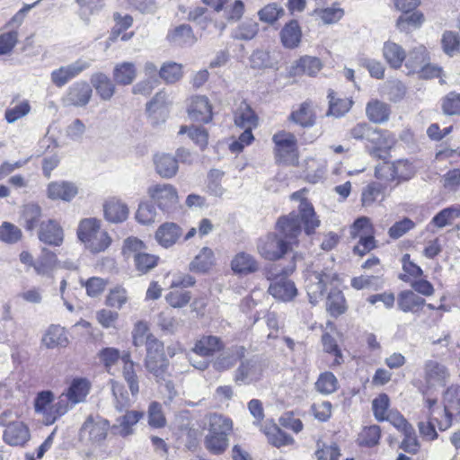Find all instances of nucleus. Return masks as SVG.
I'll list each match as a JSON object with an SVG mask.
<instances>
[{"label": "nucleus", "instance_id": "obj_1", "mask_svg": "<svg viewBox=\"0 0 460 460\" xmlns=\"http://www.w3.org/2000/svg\"><path fill=\"white\" fill-rule=\"evenodd\" d=\"M301 223L304 224L306 234H311L320 226V220L316 217L313 206L308 202L299 205L298 212H291L282 217L277 223V227L281 238L290 246L296 243L301 234Z\"/></svg>", "mask_w": 460, "mask_h": 460}, {"label": "nucleus", "instance_id": "obj_2", "mask_svg": "<svg viewBox=\"0 0 460 460\" xmlns=\"http://www.w3.org/2000/svg\"><path fill=\"white\" fill-rule=\"evenodd\" d=\"M77 236L85 248L93 253L105 251L111 243L108 233L101 228V221L93 217L80 221Z\"/></svg>", "mask_w": 460, "mask_h": 460}, {"label": "nucleus", "instance_id": "obj_3", "mask_svg": "<svg viewBox=\"0 0 460 460\" xmlns=\"http://www.w3.org/2000/svg\"><path fill=\"white\" fill-rule=\"evenodd\" d=\"M34 410L41 417L45 425H52L68 412L65 397L59 395L54 402V394L51 391H41L37 394L34 399Z\"/></svg>", "mask_w": 460, "mask_h": 460}, {"label": "nucleus", "instance_id": "obj_4", "mask_svg": "<svg viewBox=\"0 0 460 460\" xmlns=\"http://www.w3.org/2000/svg\"><path fill=\"white\" fill-rule=\"evenodd\" d=\"M144 242L137 237H128L124 242L123 254L128 259H132L137 271L146 274L155 269L159 261V257L147 252Z\"/></svg>", "mask_w": 460, "mask_h": 460}, {"label": "nucleus", "instance_id": "obj_5", "mask_svg": "<svg viewBox=\"0 0 460 460\" xmlns=\"http://www.w3.org/2000/svg\"><path fill=\"white\" fill-rule=\"evenodd\" d=\"M145 367L158 383L165 381L168 376L169 361L165 357L163 342L156 338L147 340Z\"/></svg>", "mask_w": 460, "mask_h": 460}, {"label": "nucleus", "instance_id": "obj_6", "mask_svg": "<svg viewBox=\"0 0 460 460\" xmlns=\"http://www.w3.org/2000/svg\"><path fill=\"white\" fill-rule=\"evenodd\" d=\"M148 196L154 203L163 211L171 213L179 204L177 189L169 183L152 185L147 190Z\"/></svg>", "mask_w": 460, "mask_h": 460}, {"label": "nucleus", "instance_id": "obj_7", "mask_svg": "<svg viewBox=\"0 0 460 460\" xmlns=\"http://www.w3.org/2000/svg\"><path fill=\"white\" fill-rule=\"evenodd\" d=\"M275 144L276 158L279 162L294 164L297 162L296 137L287 131H279L272 137Z\"/></svg>", "mask_w": 460, "mask_h": 460}, {"label": "nucleus", "instance_id": "obj_8", "mask_svg": "<svg viewBox=\"0 0 460 460\" xmlns=\"http://www.w3.org/2000/svg\"><path fill=\"white\" fill-rule=\"evenodd\" d=\"M405 66L409 73L417 75L419 78L431 77L429 53L423 45H419L410 51Z\"/></svg>", "mask_w": 460, "mask_h": 460}, {"label": "nucleus", "instance_id": "obj_9", "mask_svg": "<svg viewBox=\"0 0 460 460\" xmlns=\"http://www.w3.org/2000/svg\"><path fill=\"white\" fill-rule=\"evenodd\" d=\"M444 420H437L439 430H446L452 425L453 416L460 414V385H450L443 394Z\"/></svg>", "mask_w": 460, "mask_h": 460}, {"label": "nucleus", "instance_id": "obj_10", "mask_svg": "<svg viewBox=\"0 0 460 460\" xmlns=\"http://www.w3.org/2000/svg\"><path fill=\"white\" fill-rule=\"evenodd\" d=\"M109 429L110 423L107 420L99 415H90L81 428L80 436L82 439L99 444L106 438Z\"/></svg>", "mask_w": 460, "mask_h": 460}, {"label": "nucleus", "instance_id": "obj_11", "mask_svg": "<svg viewBox=\"0 0 460 460\" xmlns=\"http://www.w3.org/2000/svg\"><path fill=\"white\" fill-rule=\"evenodd\" d=\"M262 373L263 367L258 358H243L234 371V380L239 385H246L259 381Z\"/></svg>", "mask_w": 460, "mask_h": 460}, {"label": "nucleus", "instance_id": "obj_12", "mask_svg": "<svg viewBox=\"0 0 460 460\" xmlns=\"http://www.w3.org/2000/svg\"><path fill=\"white\" fill-rule=\"evenodd\" d=\"M91 65V60L79 58L69 65L62 66L51 72V82L57 87H63L70 80L88 69Z\"/></svg>", "mask_w": 460, "mask_h": 460}, {"label": "nucleus", "instance_id": "obj_13", "mask_svg": "<svg viewBox=\"0 0 460 460\" xmlns=\"http://www.w3.org/2000/svg\"><path fill=\"white\" fill-rule=\"evenodd\" d=\"M289 245L281 237L269 234L259 240L258 252L266 260L276 261L281 258L288 250Z\"/></svg>", "mask_w": 460, "mask_h": 460}, {"label": "nucleus", "instance_id": "obj_14", "mask_svg": "<svg viewBox=\"0 0 460 460\" xmlns=\"http://www.w3.org/2000/svg\"><path fill=\"white\" fill-rule=\"evenodd\" d=\"M333 279L331 274L310 271L305 277V289L312 305H316L323 297L326 286Z\"/></svg>", "mask_w": 460, "mask_h": 460}, {"label": "nucleus", "instance_id": "obj_15", "mask_svg": "<svg viewBox=\"0 0 460 460\" xmlns=\"http://www.w3.org/2000/svg\"><path fill=\"white\" fill-rule=\"evenodd\" d=\"M91 390V383L88 379L83 377L74 378L66 390L60 396L65 397L67 411L75 405L85 401Z\"/></svg>", "mask_w": 460, "mask_h": 460}, {"label": "nucleus", "instance_id": "obj_16", "mask_svg": "<svg viewBox=\"0 0 460 460\" xmlns=\"http://www.w3.org/2000/svg\"><path fill=\"white\" fill-rule=\"evenodd\" d=\"M92 94L91 85L84 81H80L67 89L62 102L65 106L84 107L89 103Z\"/></svg>", "mask_w": 460, "mask_h": 460}, {"label": "nucleus", "instance_id": "obj_17", "mask_svg": "<svg viewBox=\"0 0 460 460\" xmlns=\"http://www.w3.org/2000/svg\"><path fill=\"white\" fill-rule=\"evenodd\" d=\"M79 192L76 183L68 181H56L48 184L46 194L51 200L70 202Z\"/></svg>", "mask_w": 460, "mask_h": 460}, {"label": "nucleus", "instance_id": "obj_18", "mask_svg": "<svg viewBox=\"0 0 460 460\" xmlns=\"http://www.w3.org/2000/svg\"><path fill=\"white\" fill-rule=\"evenodd\" d=\"M269 293L278 300L288 302L296 296L297 289L294 282L288 279L286 272L272 279L269 287Z\"/></svg>", "mask_w": 460, "mask_h": 460}, {"label": "nucleus", "instance_id": "obj_19", "mask_svg": "<svg viewBox=\"0 0 460 460\" xmlns=\"http://www.w3.org/2000/svg\"><path fill=\"white\" fill-rule=\"evenodd\" d=\"M189 117L198 122L208 123L212 119V107L203 95L193 96L188 107Z\"/></svg>", "mask_w": 460, "mask_h": 460}, {"label": "nucleus", "instance_id": "obj_20", "mask_svg": "<svg viewBox=\"0 0 460 460\" xmlns=\"http://www.w3.org/2000/svg\"><path fill=\"white\" fill-rule=\"evenodd\" d=\"M38 236L41 242L53 246H60L64 240L63 229L52 219L40 223Z\"/></svg>", "mask_w": 460, "mask_h": 460}, {"label": "nucleus", "instance_id": "obj_21", "mask_svg": "<svg viewBox=\"0 0 460 460\" xmlns=\"http://www.w3.org/2000/svg\"><path fill=\"white\" fill-rule=\"evenodd\" d=\"M3 439L10 446H23L30 439L29 429L22 421L10 422L3 432Z\"/></svg>", "mask_w": 460, "mask_h": 460}, {"label": "nucleus", "instance_id": "obj_22", "mask_svg": "<svg viewBox=\"0 0 460 460\" xmlns=\"http://www.w3.org/2000/svg\"><path fill=\"white\" fill-rule=\"evenodd\" d=\"M154 164L157 174L164 179L173 178L179 170L177 158L166 153L155 155L154 156Z\"/></svg>", "mask_w": 460, "mask_h": 460}, {"label": "nucleus", "instance_id": "obj_23", "mask_svg": "<svg viewBox=\"0 0 460 460\" xmlns=\"http://www.w3.org/2000/svg\"><path fill=\"white\" fill-rule=\"evenodd\" d=\"M90 82L102 101H111L116 93L115 83L102 72L93 74Z\"/></svg>", "mask_w": 460, "mask_h": 460}, {"label": "nucleus", "instance_id": "obj_24", "mask_svg": "<svg viewBox=\"0 0 460 460\" xmlns=\"http://www.w3.org/2000/svg\"><path fill=\"white\" fill-rule=\"evenodd\" d=\"M181 234L182 230L178 225L167 222L157 228L155 238L164 248H170L176 243Z\"/></svg>", "mask_w": 460, "mask_h": 460}, {"label": "nucleus", "instance_id": "obj_25", "mask_svg": "<svg viewBox=\"0 0 460 460\" xmlns=\"http://www.w3.org/2000/svg\"><path fill=\"white\" fill-rule=\"evenodd\" d=\"M105 218L111 223H121L128 217V208L120 199L111 198L103 204Z\"/></svg>", "mask_w": 460, "mask_h": 460}, {"label": "nucleus", "instance_id": "obj_26", "mask_svg": "<svg viewBox=\"0 0 460 460\" xmlns=\"http://www.w3.org/2000/svg\"><path fill=\"white\" fill-rule=\"evenodd\" d=\"M391 114L390 105L377 99L370 100L366 105V116L376 124L386 122Z\"/></svg>", "mask_w": 460, "mask_h": 460}, {"label": "nucleus", "instance_id": "obj_27", "mask_svg": "<svg viewBox=\"0 0 460 460\" xmlns=\"http://www.w3.org/2000/svg\"><path fill=\"white\" fill-rule=\"evenodd\" d=\"M245 349L243 346H234L217 358L214 367L218 371L227 370L233 367L238 361L244 358Z\"/></svg>", "mask_w": 460, "mask_h": 460}, {"label": "nucleus", "instance_id": "obj_28", "mask_svg": "<svg viewBox=\"0 0 460 460\" xmlns=\"http://www.w3.org/2000/svg\"><path fill=\"white\" fill-rule=\"evenodd\" d=\"M231 269L235 274L248 275L257 271L259 264L252 255L241 252L233 258Z\"/></svg>", "mask_w": 460, "mask_h": 460}, {"label": "nucleus", "instance_id": "obj_29", "mask_svg": "<svg viewBox=\"0 0 460 460\" xmlns=\"http://www.w3.org/2000/svg\"><path fill=\"white\" fill-rule=\"evenodd\" d=\"M383 57L392 68L398 69L406 59V51L401 45L388 40L384 43Z\"/></svg>", "mask_w": 460, "mask_h": 460}, {"label": "nucleus", "instance_id": "obj_30", "mask_svg": "<svg viewBox=\"0 0 460 460\" xmlns=\"http://www.w3.org/2000/svg\"><path fill=\"white\" fill-rule=\"evenodd\" d=\"M216 258L212 249L203 247L189 265L190 270L196 273H206L215 265Z\"/></svg>", "mask_w": 460, "mask_h": 460}, {"label": "nucleus", "instance_id": "obj_31", "mask_svg": "<svg viewBox=\"0 0 460 460\" xmlns=\"http://www.w3.org/2000/svg\"><path fill=\"white\" fill-rule=\"evenodd\" d=\"M137 70L132 62H121L115 65L112 72L114 82L119 85H129L137 78Z\"/></svg>", "mask_w": 460, "mask_h": 460}, {"label": "nucleus", "instance_id": "obj_32", "mask_svg": "<svg viewBox=\"0 0 460 460\" xmlns=\"http://www.w3.org/2000/svg\"><path fill=\"white\" fill-rule=\"evenodd\" d=\"M234 123L244 130L252 131L258 125V117L246 102H242L234 112Z\"/></svg>", "mask_w": 460, "mask_h": 460}, {"label": "nucleus", "instance_id": "obj_33", "mask_svg": "<svg viewBox=\"0 0 460 460\" xmlns=\"http://www.w3.org/2000/svg\"><path fill=\"white\" fill-rule=\"evenodd\" d=\"M167 40L170 43L180 47L191 46L196 42L192 30L187 24H181L170 31L167 34Z\"/></svg>", "mask_w": 460, "mask_h": 460}, {"label": "nucleus", "instance_id": "obj_34", "mask_svg": "<svg viewBox=\"0 0 460 460\" xmlns=\"http://www.w3.org/2000/svg\"><path fill=\"white\" fill-rule=\"evenodd\" d=\"M57 264L58 258L56 253L47 248H42L40 255L35 262L34 270L38 275L50 276Z\"/></svg>", "mask_w": 460, "mask_h": 460}, {"label": "nucleus", "instance_id": "obj_35", "mask_svg": "<svg viewBox=\"0 0 460 460\" xmlns=\"http://www.w3.org/2000/svg\"><path fill=\"white\" fill-rule=\"evenodd\" d=\"M221 348L222 342L219 338L216 336H203L195 343L192 352L202 358H208L220 350Z\"/></svg>", "mask_w": 460, "mask_h": 460}, {"label": "nucleus", "instance_id": "obj_36", "mask_svg": "<svg viewBox=\"0 0 460 460\" xmlns=\"http://www.w3.org/2000/svg\"><path fill=\"white\" fill-rule=\"evenodd\" d=\"M288 119L301 127H312L315 121V114L312 104L308 102H303L297 110L290 113Z\"/></svg>", "mask_w": 460, "mask_h": 460}, {"label": "nucleus", "instance_id": "obj_37", "mask_svg": "<svg viewBox=\"0 0 460 460\" xmlns=\"http://www.w3.org/2000/svg\"><path fill=\"white\" fill-rule=\"evenodd\" d=\"M143 413L137 411H127V412L117 420L118 424L113 426L118 434L127 437L133 433V427L142 418Z\"/></svg>", "mask_w": 460, "mask_h": 460}, {"label": "nucleus", "instance_id": "obj_38", "mask_svg": "<svg viewBox=\"0 0 460 460\" xmlns=\"http://www.w3.org/2000/svg\"><path fill=\"white\" fill-rule=\"evenodd\" d=\"M398 305L403 312L417 313L425 305V300L414 292L407 290L399 295Z\"/></svg>", "mask_w": 460, "mask_h": 460}, {"label": "nucleus", "instance_id": "obj_39", "mask_svg": "<svg viewBox=\"0 0 460 460\" xmlns=\"http://www.w3.org/2000/svg\"><path fill=\"white\" fill-rule=\"evenodd\" d=\"M282 44L288 49H294L298 46L301 40L302 32L298 22L291 21L284 26L280 32Z\"/></svg>", "mask_w": 460, "mask_h": 460}, {"label": "nucleus", "instance_id": "obj_40", "mask_svg": "<svg viewBox=\"0 0 460 460\" xmlns=\"http://www.w3.org/2000/svg\"><path fill=\"white\" fill-rule=\"evenodd\" d=\"M47 348L53 349L56 347H66L68 338L64 328L53 325L49 328L47 333L42 339Z\"/></svg>", "mask_w": 460, "mask_h": 460}, {"label": "nucleus", "instance_id": "obj_41", "mask_svg": "<svg viewBox=\"0 0 460 460\" xmlns=\"http://www.w3.org/2000/svg\"><path fill=\"white\" fill-rule=\"evenodd\" d=\"M233 430V421L230 418L218 413H213L208 418V430L229 438Z\"/></svg>", "mask_w": 460, "mask_h": 460}, {"label": "nucleus", "instance_id": "obj_42", "mask_svg": "<svg viewBox=\"0 0 460 460\" xmlns=\"http://www.w3.org/2000/svg\"><path fill=\"white\" fill-rule=\"evenodd\" d=\"M206 448L216 455L222 454L226 451L229 444L228 437L219 435L217 432L208 431L205 437Z\"/></svg>", "mask_w": 460, "mask_h": 460}, {"label": "nucleus", "instance_id": "obj_43", "mask_svg": "<svg viewBox=\"0 0 460 460\" xmlns=\"http://www.w3.org/2000/svg\"><path fill=\"white\" fill-rule=\"evenodd\" d=\"M376 133L377 136L369 142L373 146V154L383 150H389L394 146L396 138L394 134L378 128H376Z\"/></svg>", "mask_w": 460, "mask_h": 460}, {"label": "nucleus", "instance_id": "obj_44", "mask_svg": "<svg viewBox=\"0 0 460 460\" xmlns=\"http://www.w3.org/2000/svg\"><path fill=\"white\" fill-rule=\"evenodd\" d=\"M159 75L166 84H174L183 75L182 65L172 61L165 62L159 70Z\"/></svg>", "mask_w": 460, "mask_h": 460}, {"label": "nucleus", "instance_id": "obj_45", "mask_svg": "<svg viewBox=\"0 0 460 460\" xmlns=\"http://www.w3.org/2000/svg\"><path fill=\"white\" fill-rule=\"evenodd\" d=\"M179 134H188V137L201 149L204 150L208 143V133L201 127L181 126Z\"/></svg>", "mask_w": 460, "mask_h": 460}, {"label": "nucleus", "instance_id": "obj_46", "mask_svg": "<svg viewBox=\"0 0 460 460\" xmlns=\"http://www.w3.org/2000/svg\"><path fill=\"white\" fill-rule=\"evenodd\" d=\"M31 110V104L27 100L16 103L12 102L10 107L5 110L4 118L8 123L12 124L28 115Z\"/></svg>", "mask_w": 460, "mask_h": 460}, {"label": "nucleus", "instance_id": "obj_47", "mask_svg": "<svg viewBox=\"0 0 460 460\" xmlns=\"http://www.w3.org/2000/svg\"><path fill=\"white\" fill-rule=\"evenodd\" d=\"M322 68L323 64L318 58L305 56L297 61L295 73L314 76Z\"/></svg>", "mask_w": 460, "mask_h": 460}, {"label": "nucleus", "instance_id": "obj_48", "mask_svg": "<svg viewBox=\"0 0 460 460\" xmlns=\"http://www.w3.org/2000/svg\"><path fill=\"white\" fill-rule=\"evenodd\" d=\"M423 22L424 17L420 12L404 13L398 18L396 26L400 31L409 32L411 30L420 27Z\"/></svg>", "mask_w": 460, "mask_h": 460}, {"label": "nucleus", "instance_id": "obj_49", "mask_svg": "<svg viewBox=\"0 0 460 460\" xmlns=\"http://www.w3.org/2000/svg\"><path fill=\"white\" fill-rule=\"evenodd\" d=\"M111 390L115 399V408L119 411H122L128 409L133 402L131 397H129L128 392L125 390V387L122 384L113 381H111Z\"/></svg>", "mask_w": 460, "mask_h": 460}, {"label": "nucleus", "instance_id": "obj_50", "mask_svg": "<svg viewBox=\"0 0 460 460\" xmlns=\"http://www.w3.org/2000/svg\"><path fill=\"white\" fill-rule=\"evenodd\" d=\"M376 128L371 127L367 122H359L353 126L349 131L348 132V136L349 138L359 140V141H367V143L370 140H373L376 135Z\"/></svg>", "mask_w": 460, "mask_h": 460}, {"label": "nucleus", "instance_id": "obj_51", "mask_svg": "<svg viewBox=\"0 0 460 460\" xmlns=\"http://www.w3.org/2000/svg\"><path fill=\"white\" fill-rule=\"evenodd\" d=\"M334 92H330L328 94L329 101V111L328 115L334 116L336 118L341 117L346 114L352 106V101L349 99H339L335 98Z\"/></svg>", "mask_w": 460, "mask_h": 460}, {"label": "nucleus", "instance_id": "obj_52", "mask_svg": "<svg viewBox=\"0 0 460 460\" xmlns=\"http://www.w3.org/2000/svg\"><path fill=\"white\" fill-rule=\"evenodd\" d=\"M460 217V205H454L442 209L433 217V224L438 227L451 225Z\"/></svg>", "mask_w": 460, "mask_h": 460}, {"label": "nucleus", "instance_id": "obj_53", "mask_svg": "<svg viewBox=\"0 0 460 460\" xmlns=\"http://www.w3.org/2000/svg\"><path fill=\"white\" fill-rule=\"evenodd\" d=\"M251 66L255 69L273 68L277 61L273 58L270 52L257 49L253 51L250 58Z\"/></svg>", "mask_w": 460, "mask_h": 460}, {"label": "nucleus", "instance_id": "obj_54", "mask_svg": "<svg viewBox=\"0 0 460 460\" xmlns=\"http://www.w3.org/2000/svg\"><path fill=\"white\" fill-rule=\"evenodd\" d=\"M393 164L394 177L398 181L411 179L416 172V166L408 159L397 160Z\"/></svg>", "mask_w": 460, "mask_h": 460}, {"label": "nucleus", "instance_id": "obj_55", "mask_svg": "<svg viewBox=\"0 0 460 460\" xmlns=\"http://www.w3.org/2000/svg\"><path fill=\"white\" fill-rule=\"evenodd\" d=\"M441 109L449 116L460 115V93L450 92L441 99Z\"/></svg>", "mask_w": 460, "mask_h": 460}, {"label": "nucleus", "instance_id": "obj_56", "mask_svg": "<svg viewBox=\"0 0 460 460\" xmlns=\"http://www.w3.org/2000/svg\"><path fill=\"white\" fill-rule=\"evenodd\" d=\"M314 13L324 24H332L339 22L344 15V10L334 4L331 7L316 9Z\"/></svg>", "mask_w": 460, "mask_h": 460}, {"label": "nucleus", "instance_id": "obj_57", "mask_svg": "<svg viewBox=\"0 0 460 460\" xmlns=\"http://www.w3.org/2000/svg\"><path fill=\"white\" fill-rule=\"evenodd\" d=\"M318 392L323 394H330L334 393L338 388V380L331 372H325L320 375L315 383Z\"/></svg>", "mask_w": 460, "mask_h": 460}, {"label": "nucleus", "instance_id": "obj_58", "mask_svg": "<svg viewBox=\"0 0 460 460\" xmlns=\"http://www.w3.org/2000/svg\"><path fill=\"white\" fill-rule=\"evenodd\" d=\"M328 312L333 316L342 314L345 310V299L340 291H332L329 294L326 303Z\"/></svg>", "mask_w": 460, "mask_h": 460}, {"label": "nucleus", "instance_id": "obj_59", "mask_svg": "<svg viewBox=\"0 0 460 460\" xmlns=\"http://www.w3.org/2000/svg\"><path fill=\"white\" fill-rule=\"evenodd\" d=\"M128 292L121 287L111 288L107 296L106 304L111 307L120 309L128 302Z\"/></svg>", "mask_w": 460, "mask_h": 460}, {"label": "nucleus", "instance_id": "obj_60", "mask_svg": "<svg viewBox=\"0 0 460 460\" xmlns=\"http://www.w3.org/2000/svg\"><path fill=\"white\" fill-rule=\"evenodd\" d=\"M149 338L155 337L149 333L147 323L144 321L137 322L132 331L133 344L136 347H140L146 344V347L147 348V340Z\"/></svg>", "mask_w": 460, "mask_h": 460}, {"label": "nucleus", "instance_id": "obj_61", "mask_svg": "<svg viewBox=\"0 0 460 460\" xmlns=\"http://www.w3.org/2000/svg\"><path fill=\"white\" fill-rule=\"evenodd\" d=\"M390 400L387 394H382L372 402V409L375 418L378 421H385L388 416Z\"/></svg>", "mask_w": 460, "mask_h": 460}, {"label": "nucleus", "instance_id": "obj_62", "mask_svg": "<svg viewBox=\"0 0 460 460\" xmlns=\"http://www.w3.org/2000/svg\"><path fill=\"white\" fill-rule=\"evenodd\" d=\"M22 238V231L13 224L4 222L0 226V240L6 243H15Z\"/></svg>", "mask_w": 460, "mask_h": 460}, {"label": "nucleus", "instance_id": "obj_63", "mask_svg": "<svg viewBox=\"0 0 460 460\" xmlns=\"http://www.w3.org/2000/svg\"><path fill=\"white\" fill-rule=\"evenodd\" d=\"M157 213L154 205L145 202L138 206L136 218L142 225H150L155 221Z\"/></svg>", "mask_w": 460, "mask_h": 460}, {"label": "nucleus", "instance_id": "obj_64", "mask_svg": "<svg viewBox=\"0 0 460 460\" xmlns=\"http://www.w3.org/2000/svg\"><path fill=\"white\" fill-rule=\"evenodd\" d=\"M442 186L448 191H457L460 188V169L448 170L442 177Z\"/></svg>", "mask_w": 460, "mask_h": 460}]
</instances>
